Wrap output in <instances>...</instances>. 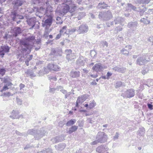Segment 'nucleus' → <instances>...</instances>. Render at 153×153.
I'll return each instance as SVG.
<instances>
[{
    "label": "nucleus",
    "mask_w": 153,
    "mask_h": 153,
    "mask_svg": "<svg viewBox=\"0 0 153 153\" xmlns=\"http://www.w3.org/2000/svg\"><path fill=\"white\" fill-rule=\"evenodd\" d=\"M35 39V37L32 36L26 37L24 40H20V44L21 45L20 51L22 53L24 54L26 53L29 54L30 53L33 48V46L29 43L33 42Z\"/></svg>",
    "instance_id": "1"
},
{
    "label": "nucleus",
    "mask_w": 153,
    "mask_h": 153,
    "mask_svg": "<svg viewBox=\"0 0 153 153\" xmlns=\"http://www.w3.org/2000/svg\"><path fill=\"white\" fill-rule=\"evenodd\" d=\"M46 131L44 130V128L36 131L34 129H30L28 130L27 133L28 134L33 135L34 137L36 140H39L45 135Z\"/></svg>",
    "instance_id": "2"
},
{
    "label": "nucleus",
    "mask_w": 153,
    "mask_h": 153,
    "mask_svg": "<svg viewBox=\"0 0 153 153\" xmlns=\"http://www.w3.org/2000/svg\"><path fill=\"white\" fill-rule=\"evenodd\" d=\"M153 53H152L150 54V53H145L143 56L138 57L136 61V64L139 65H144L147 61H149V56H152Z\"/></svg>",
    "instance_id": "3"
},
{
    "label": "nucleus",
    "mask_w": 153,
    "mask_h": 153,
    "mask_svg": "<svg viewBox=\"0 0 153 153\" xmlns=\"http://www.w3.org/2000/svg\"><path fill=\"white\" fill-rule=\"evenodd\" d=\"M99 18L104 21H107L112 18V15L110 10L100 12L98 15Z\"/></svg>",
    "instance_id": "4"
},
{
    "label": "nucleus",
    "mask_w": 153,
    "mask_h": 153,
    "mask_svg": "<svg viewBox=\"0 0 153 153\" xmlns=\"http://www.w3.org/2000/svg\"><path fill=\"white\" fill-rule=\"evenodd\" d=\"M97 139H98L99 142L103 143L106 142L108 137L105 133L103 132H98L96 137Z\"/></svg>",
    "instance_id": "5"
},
{
    "label": "nucleus",
    "mask_w": 153,
    "mask_h": 153,
    "mask_svg": "<svg viewBox=\"0 0 153 153\" xmlns=\"http://www.w3.org/2000/svg\"><path fill=\"white\" fill-rule=\"evenodd\" d=\"M63 2L65 4L69 5L70 8H71L70 12L72 13L74 12L76 9V6L75 2L72 0H63Z\"/></svg>",
    "instance_id": "6"
},
{
    "label": "nucleus",
    "mask_w": 153,
    "mask_h": 153,
    "mask_svg": "<svg viewBox=\"0 0 153 153\" xmlns=\"http://www.w3.org/2000/svg\"><path fill=\"white\" fill-rule=\"evenodd\" d=\"M10 47L7 45L1 46L0 48V56L3 58L5 53H7L10 52Z\"/></svg>",
    "instance_id": "7"
},
{
    "label": "nucleus",
    "mask_w": 153,
    "mask_h": 153,
    "mask_svg": "<svg viewBox=\"0 0 153 153\" xmlns=\"http://www.w3.org/2000/svg\"><path fill=\"white\" fill-rule=\"evenodd\" d=\"M88 30V27L86 24L82 25L76 29L77 31L79 34L86 33Z\"/></svg>",
    "instance_id": "8"
},
{
    "label": "nucleus",
    "mask_w": 153,
    "mask_h": 153,
    "mask_svg": "<svg viewBox=\"0 0 153 153\" xmlns=\"http://www.w3.org/2000/svg\"><path fill=\"white\" fill-rule=\"evenodd\" d=\"M19 13L18 10L13 8L9 14V17L10 19H11V20L13 21H16L17 16H18Z\"/></svg>",
    "instance_id": "9"
},
{
    "label": "nucleus",
    "mask_w": 153,
    "mask_h": 153,
    "mask_svg": "<svg viewBox=\"0 0 153 153\" xmlns=\"http://www.w3.org/2000/svg\"><path fill=\"white\" fill-rule=\"evenodd\" d=\"M47 68L50 71H58L60 69V67L54 63H49L47 66Z\"/></svg>",
    "instance_id": "10"
},
{
    "label": "nucleus",
    "mask_w": 153,
    "mask_h": 153,
    "mask_svg": "<svg viewBox=\"0 0 153 153\" xmlns=\"http://www.w3.org/2000/svg\"><path fill=\"white\" fill-rule=\"evenodd\" d=\"M65 54L66 55V59L69 62L75 58L74 53H72V51L70 50H67L65 51Z\"/></svg>",
    "instance_id": "11"
},
{
    "label": "nucleus",
    "mask_w": 153,
    "mask_h": 153,
    "mask_svg": "<svg viewBox=\"0 0 153 153\" xmlns=\"http://www.w3.org/2000/svg\"><path fill=\"white\" fill-rule=\"evenodd\" d=\"M53 17L52 16H50L48 17L47 19L42 23V26L43 27H49L51 25L53 22Z\"/></svg>",
    "instance_id": "12"
},
{
    "label": "nucleus",
    "mask_w": 153,
    "mask_h": 153,
    "mask_svg": "<svg viewBox=\"0 0 153 153\" xmlns=\"http://www.w3.org/2000/svg\"><path fill=\"white\" fill-rule=\"evenodd\" d=\"M138 25L137 22L134 21L128 22L127 26L128 28H130L133 31H135Z\"/></svg>",
    "instance_id": "13"
},
{
    "label": "nucleus",
    "mask_w": 153,
    "mask_h": 153,
    "mask_svg": "<svg viewBox=\"0 0 153 153\" xmlns=\"http://www.w3.org/2000/svg\"><path fill=\"white\" fill-rule=\"evenodd\" d=\"M24 3L23 1L21 0H15L13 2V8L18 10L19 7L22 6Z\"/></svg>",
    "instance_id": "14"
},
{
    "label": "nucleus",
    "mask_w": 153,
    "mask_h": 153,
    "mask_svg": "<svg viewBox=\"0 0 153 153\" xmlns=\"http://www.w3.org/2000/svg\"><path fill=\"white\" fill-rule=\"evenodd\" d=\"M132 48V46L130 45H126L125 48L120 50V53L125 56H128L129 54V51Z\"/></svg>",
    "instance_id": "15"
},
{
    "label": "nucleus",
    "mask_w": 153,
    "mask_h": 153,
    "mask_svg": "<svg viewBox=\"0 0 153 153\" xmlns=\"http://www.w3.org/2000/svg\"><path fill=\"white\" fill-rule=\"evenodd\" d=\"M103 69V67L100 63H99L95 64L92 67V70L97 72L102 71Z\"/></svg>",
    "instance_id": "16"
},
{
    "label": "nucleus",
    "mask_w": 153,
    "mask_h": 153,
    "mask_svg": "<svg viewBox=\"0 0 153 153\" xmlns=\"http://www.w3.org/2000/svg\"><path fill=\"white\" fill-rule=\"evenodd\" d=\"M124 94L125 96L127 98L132 97L135 95V90L133 89H128L125 92Z\"/></svg>",
    "instance_id": "17"
},
{
    "label": "nucleus",
    "mask_w": 153,
    "mask_h": 153,
    "mask_svg": "<svg viewBox=\"0 0 153 153\" xmlns=\"http://www.w3.org/2000/svg\"><path fill=\"white\" fill-rule=\"evenodd\" d=\"M27 22L29 26L31 27L30 29H32L34 27L36 21L35 19L32 18L27 19Z\"/></svg>",
    "instance_id": "18"
},
{
    "label": "nucleus",
    "mask_w": 153,
    "mask_h": 153,
    "mask_svg": "<svg viewBox=\"0 0 153 153\" xmlns=\"http://www.w3.org/2000/svg\"><path fill=\"white\" fill-rule=\"evenodd\" d=\"M70 7L69 5L65 4L64 3L62 7V9L60 11L62 12L61 14L62 15H64L68 11L70 12Z\"/></svg>",
    "instance_id": "19"
},
{
    "label": "nucleus",
    "mask_w": 153,
    "mask_h": 153,
    "mask_svg": "<svg viewBox=\"0 0 153 153\" xmlns=\"http://www.w3.org/2000/svg\"><path fill=\"white\" fill-rule=\"evenodd\" d=\"M125 19L124 18L121 17H115L114 21V24H120L122 25H124L123 22L125 21Z\"/></svg>",
    "instance_id": "20"
},
{
    "label": "nucleus",
    "mask_w": 153,
    "mask_h": 153,
    "mask_svg": "<svg viewBox=\"0 0 153 153\" xmlns=\"http://www.w3.org/2000/svg\"><path fill=\"white\" fill-rule=\"evenodd\" d=\"M20 112L19 110H13L11 113V115L10 116V117L13 119L18 118V115Z\"/></svg>",
    "instance_id": "21"
},
{
    "label": "nucleus",
    "mask_w": 153,
    "mask_h": 153,
    "mask_svg": "<svg viewBox=\"0 0 153 153\" xmlns=\"http://www.w3.org/2000/svg\"><path fill=\"white\" fill-rule=\"evenodd\" d=\"M112 70L115 71L123 73L126 71V68L122 67L116 66L113 68Z\"/></svg>",
    "instance_id": "22"
},
{
    "label": "nucleus",
    "mask_w": 153,
    "mask_h": 153,
    "mask_svg": "<svg viewBox=\"0 0 153 153\" xmlns=\"http://www.w3.org/2000/svg\"><path fill=\"white\" fill-rule=\"evenodd\" d=\"M13 35L15 36H16L19 34L21 33L22 32V30L21 28L19 27H16L14 28L13 30Z\"/></svg>",
    "instance_id": "23"
},
{
    "label": "nucleus",
    "mask_w": 153,
    "mask_h": 153,
    "mask_svg": "<svg viewBox=\"0 0 153 153\" xmlns=\"http://www.w3.org/2000/svg\"><path fill=\"white\" fill-rule=\"evenodd\" d=\"M70 75L72 78H77L79 76L80 73L78 71L73 70L71 71Z\"/></svg>",
    "instance_id": "24"
},
{
    "label": "nucleus",
    "mask_w": 153,
    "mask_h": 153,
    "mask_svg": "<svg viewBox=\"0 0 153 153\" xmlns=\"http://www.w3.org/2000/svg\"><path fill=\"white\" fill-rule=\"evenodd\" d=\"M85 60L82 57H79L76 61V64L79 66H82L84 65Z\"/></svg>",
    "instance_id": "25"
},
{
    "label": "nucleus",
    "mask_w": 153,
    "mask_h": 153,
    "mask_svg": "<svg viewBox=\"0 0 153 153\" xmlns=\"http://www.w3.org/2000/svg\"><path fill=\"white\" fill-rule=\"evenodd\" d=\"M100 47L103 50H107L108 46V43L105 41H101L100 42Z\"/></svg>",
    "instance_id": "26"
},
{
    "label": "nucleus",
    "mask_w": 153,
    "mask_h": 153,
    "mask_svg": "<svg viewBox=\"0 0 153 153\" xmlns=\"http://www.w3.org/2000/svg\"><path fill=\"white\" fill-rule=\"evenodd\" d=\"M108 7V4L105 2H101L98 4L97 7L98 9H105Z\"/></svg>",
    "instance_id": "27"
},
{
    "label": "nucleus",
    "mask_w": 153,
    "mask_h": 153,
    "mask_svg": "<svg viewBox=\"0 0 153 153\" xmlns=\"http://www.w3.org/2000/svg\"><path fill=\"white\" fill-rule=\"evenodd\" d=\"M150 1V0H134L135 3L136 4H148Z\"/></svg>",
    "instance_id": "28"
},
{
    "label": "nucleus",
    "mask_w": 153,
    "mask_h": 153,
    "mask_svg": "<svg viewBox=\"0 0 153 153\" xmlns=\"http://www.w3.org/2000/svg\"><path fill=\"white\" fill-rule=\"evenodd\" d=\"M33 57L32 55H29L26 56L25 59V63L27 66H28L29 65V62L31 60Z\"/></svg>",
    "instance_id": "29"
},
{
    "label": "nucleus",
    "mask_w": 153,
    "mask_h": 153,
    "mask_svg": "<svg viewBox=\"0 0 153 153\" xmlns=\"http://www.w3.org/2000/svg\"><path fill=\"white\" fill-rule=\"evenodd\" d=\"M78 128V126H72L69 128V130L68 132L69 134H71L76 131Z\"/></svg>",
    "instance_id": "30"
},
{
    "label": "nucleus",
    "mask_w": 153,
    "mask_h": 153,
    "mask_svg": "<svg viewBox=\"0 0 153 153\" xmlns=\"http://www.w3.org/2000/svg\"><path fill=\"white\" fill-rule=\"evenodd\" d=\"M76 122V120L75 119H71L67 122L66 125L67 126H69L74 124Z\"/></svg>",
    "instance_id": "31"
},
{
    "label": "nucleus",
    "mask_w": 153,
    "mask_h": 153,
    "mask_svg": "<svg viewBox=\"0 0 153 153\" xmlns=\"http://www.w3.org/2000/svg\"><path fill=\"white\" fill-rule=\"evenodd\" d=\"M140 21L141 22L145 24H149L150 23V21L148 19V17H146V18H143L141 19Z\"/></svg>",
    "instance_id": "32"
},
{
    "label": "nucleus",
    "mask_w": 153,
    "mask_h": 153,
    "mask_svg": "<svg viewBox=\"0 0 153 153\" xmlns=\"http://www.w3.org/2000/svg\"><path fill=\"white\" fill-rule=\"evenodd\" d=\"M137 133L139 136H143L145 133V129L143 127L140 128L137 131Z\"/></svg>",
    "instance_id": "33"
},
{
    "label": "nucleus",
    "mask_w": 153,
    "mask_h": 153,
    "mask_svg": "<svg viewBox=\"0 0 153 153\" xmlns=\"http://www.w3.org/2000/svg\"><path fill=\"white\" fill-rule=\"evenodd\" d=\"M57 142H61L63 141L65 139V136L63 134H62L60 136L56 137Z\"/></svg>",
    "instance_id": "34"
},
{
    "label": "nucleus",
    "mask_w": 153,
    "mask_h": 153,
    "mask_svg": "<svg viewBox=\"0 0 153 153\" xmlns=\"http://www.w3.org/2000/svg\"><path fill=\"white\" fill-rule=\"evenodd\" d=\"M49 27H45V30L43 36L45 38L48 37L50 30H49Z\"/></svg>",
    "instance_id": "35"
},
{
    "label": "nucleus",
    "mask_w": 153,
    "mask_h": 153,
    "mask_svg": "<svg viewBox=\"0 0 153 153\" xmlns=\"http://www.w3.org/2000/svg\"><path fill=\"white\" fill-rule=\"evenodd\" d=\"M149 71V69L146 66H145L143 68L142 74L144 75L147 73Z\"/></svg>",
    "instance_id": "36"
},
{
    "label": "nucleus",
    "mask_w": 153,
    "mask_h": 153,
    "mask_svg": "<svg viewBox=\"0 0 153 153\" xmlns=\"http://www.w3.org/2000/svg\"><path fill=\"white\" fill-rule=\"evenodd\" d=\"M66 145L64 143H60L58 145V147L59 150H62L65 149Z\"/></svg>",
    "instance_id": "37"
},
{
    "label": "nucleus",
    "mask_w": 153,
    "mask_h": 153,
    "mask_svg": "<svg viewBox=\"0 0 153 153\" xmlns=\"http://www.w3.org/2000/svg\"><path fill=\"white\" fill-rule=\"evenodd\" d=\"M127 6L128 7L130 8L131 9L133 10L136 11L137 9V7L131 4L128 3Z\"/></svg>",
    "instance_id": "38"
},
{
    "label": "nucleus",
    "mask_w": 153,
    "mask_h": 153,
    "mask_svg": "<svg viewBox=\"0 0 153 153\" xmlns=\"http://www.w3.org/2000/svg\"><path fill=\"white\" fill-rule=\"evenodd\" d=\"M96 105V103L94 100L90 103L89 105L88 108L90 109H91L94 107Z\"/></svg>",
    "instance_id": "39"
},
{
    "label": "nucleus",
    "mask_w": 153,
    "mask_h": 153,
    "mask_svg": "<svg viewBox=\"0 0 153 153\" xmlns=\"http://www.w3.org/2000/svg\"><path fill=\"white\" fill-rule=\"evenodd\" d=\"M89 96L87 94H84L80 97L82 101H84Z\"/></svg>",
    "instance_id": "40"
},
{
    "label": "nucleus",
    "mask_w": 153,
    "mask_h": 153,
    "mask_svg": "<svg viewBox=\"0 0 153 153\" xmlns=\"http://www.w3.org/2000/svg\"><path fill=\"white\" fill-rule=\"evenodd\" d=\"M44 0H33V3L34 4H39L42 2Z\"/></svg>",
    "instance_id": "41"
},
{
    "label": "nucleus",
    "mask_w": 153,
    "mask_h": 153,
    "mask_svg": "<svg viewBox=\"0 0 153 153\" xmlns=\"http://www.w3.org/2000/svg\"><path fill=\"white\" fill-rule=\"evenodd\" d=\"M4 68H0V75L1 76H4L6 72Z\"/></svg>",
    "instance_id": "42"
},
{
    "label": "nucleus",
    "mask_w": 153,
    "mask_h": 153,
    "mask_svg": "<svg viewBox=\"0 0 153 153\" xmlns=\"http://www.w3.org/2000/svg\"><path fill=\"white\" fill-rule=\"evenodd\" d=\"M4 82L5 83V84L8 87L11 86L13 85V84L11 82L8 81L6 79H5Z\"/></svg>",
    "instance_id": "43"
},
{
    "label": "nucleus",
    "mask_w": 153,
    "mask_h": 153,
    "mask_svg": "<svg viewBox=\"0 0 153 153\" xmlns=\"http://www.w3.org/2000/svg\"><path fill=\"white\" fill-rule=\"evenodd\" d=\"M13 94H12L10 92H4L3 94V95L6 97H9L11 95L13 96Z\"/></svg>",
    "instance_id": "44"
},
{
    "label": "nucleus",
    "mask_w": 153,
    "mask_h": 153,
    "mask_svg": "<svg viewBox=\"0 0 153 153\" xmlns=\"http://www.w3.org/2000/svg\"><path fill=\"white\" fill-rule=\"evenodd\" d=\"M114 21L112 22H108L106 23V25L108 27H110L111 26L114 25Z\"/></svg>",
    "instance_id": "45"
},
{
    "label": "nucleus",
    "mask_w": 153,
    "mask_h": 153,
    "mask_svg": "<svg viewBox=\"0 0 153 153\" xmlns=\"http://www.w3.org/2000/svg\"><path fill=\"white\" fill-rule=\"evenodd\" d=\"M122 85V82L121 81H118L116 84L115 87L117 88L120 87Z\"/></svg>",
    "instance_id": "46"
},
{
    "label": "nucleus",
    "mask_w": 153,
    "mask_h": 153,
    "mask_svg": "<svg viewBox=\"0 0 153 153\" xmlns=\"http://www.w3.org/2000/svg\"><path fill=\"white\" fill-rule=\"evenodd\" d=\"M123 29V28L122 26H119L115 28V30L116 31L117 33H118L120 31L122 30Z\"/></svg>",
    "instance_id": "47"
},
{
    "label": "nucleus",
    "mask_w": 153,
    "mask_h": 153,
    "mask_svg": "<svg viewBox=\"0 0 153 153\" xmlns=\"http://www.w3.org/2000/svg\"><path fill=\"white\" fill-rule=\"evenodd\" d=\"M66 28L67 26H64L63 27L62 29L60 30V33H62L63 32H64L65 33H66Z\"/></svg>",
    "instance_id": "48"
},
{
    "label": "nucleus",
    "mask_w": 153,
    "mask_h": 153,
    "mask_svg": "<svg viewBox=\"0 0 153 153\" xmlns=\"http://www.w3.org/2000/svg\"><path fill=\"white\" fill-rule=\"evenodd\" d=\"M145 11V10L143 8L142 9H140L138 10V11L139 12V14L140 16L143 15Z\"/></svg>",
    "instance_id": "49"
},
{
    "label": "nucleus",
    "mask_w": 153,
    "mask_h": 153,
    "mask_svg": "<svg viewBox=\"0 0 153 153\" xmlns=\"http://www.w3.org/2000/svg\"><path fill=\"white\" fill-rule=\"evenodd\" d=\"M46 11V9L42 7H40L39 9V12H42L43 11L45 13Z\"/></svg>",
    "instance_id": "50"
},
{
    "label": "nucleus",
    "mask_w": 153,
    "mask_h": 153,
    "mask_svg": "<svg viewBox=\"0 0 153 153\" xmlns=\"http://www.w3.org/2000/svg\"><path fill=\"white\" fill-rule=\"evenodd\" d=\"M44 153H52V150L51 149L48 148L45 149V150H44Z\"/></svg>",
    "instance_id": "51"
},
{
    "label": "nucleus",
    "mask_w": 153,
    "mask_h": 153,
    "mask_svg": "<svg viewBox=\"0 0 153 153\" xmlns=\"http://www.w3.org/2000/svg\"><path fill=\"white\" fill-rule=\"evenodd\" d=\"M9 88H8V86L6 85H4V86L3 87L1 91V92H3V91H6Z\"/></svg>",
    "instance_id": "52"
},
{
    "label": "nucleus",
    "mask_w": 153,
    "mask_h": 153,
    "mask_svg": "<svg viewBox=\"0 0 153 153\" xmlns=\"http://www.w3.org/2000/svg\"><path fill=\"white\" fill-rule=\"evenodd\" d=\"M26 73L30 75L31 76H34V74H33L32 71L30 70H27L26 72Z\"/></svg>",
    "instance_id": "53"
},
{
    "label": "nucleus",
    "mask_w": 153,
    "mask_h": 153,
    "mask_svg": "<svg viewBox=\"0 0 153 153\" xmlns=\"http://www.w3.org/2000/svg\"><path fill=\"white\" fill-rule=\"evenodd\" d=\"M85 15V13L84 12H80L79 13V17H80L81 18L83 17Z\"/></svg>",
    "instance_id": "54"
},
{
    "label": "nucleus",
    "mask_w": 153,
    "mask_h": 153,
    "mask_svg": "<svg viewBox=\"0 0 153 153\" xmlns=\"http://www.w3.org/2000/svg\"><path fill=\"white\" fill-rule=\"evenodd\" d=\"M102 147L101 146H99L96 149V151L99 153L101 152L102 150H101Z\"/></svg>",
    "instance_id": "55"
},
{
    "label": "nucleus",
    "mask_w": 153,
    "mask_h": 153,
    "mask_svg": "<svg viewBox=\"0 0 153 153\" xmlns=\"http://www.w3.org/2000/svg\"><path fill=\"white\" fill-rule=\"evenodd\" d=\"M63 89V87L62 86H58L55 87V89L56 90L59 91V90H60V91L61 89Z\"/></svg>",
    "instance_id": "56"
},
{
    "label": "nucleus",
    "mask_w": 153,
    "mask_h": 153,
    "mask_svg": "<svg viewBox=\"0 0 153 153\" xmlns=\"http://www.w3.org/2000/svg\"><path fill=\"white\" fill-rule=\"evenodd\" d=\"M147 106L149 108L150 110H152L153 109V105H152L148 103L147 104Z\"/></svg>",
    "instance_id": "57"
},
{
    "label": "nucleus",
    "mask_w": 153,
    "mask_h": 153,
    "mask_svg": "<svg viewBox=\"0 0 153 153\" xmlns=\"http://www.w3.org/2000/svg\"><path fill=\"white\" fill-rule=\"evenodd\" d=\"M17 103L18 105H21L22 104V101L21 99L19 98H16Z\"/></svg>",
    "instance_id": "58"
},
{
    "label": "nucleus",
    "mask_w": 153,
    "mask_h": 153,
    "mask_svg": "<svg viewBox=\"0 0 153 153\" xmlns=\"http://www.w3.org/2000/svg\"><path fill=\"white\" fill-rule=\"evenodd\" d=\"M151 81V80H149L148 82H150L151 83L149 84L147 83V84H146V85H147L149 87H150L151 86H153V83Z\"/></svg>",
    "instance_id": "59"
},
{
    "label": "nucleus",
    "mask_w": 153,
    "mask_h": 153,
    "mask_svg": "<svg viewBox=\"0 0 153 153\" xmlns=\"http://www.w3.org/2000/svg\"><path fill=\"white\" fill-rule=\"evenodd\" d=\"M69 30V33H70V34H72V33L75 32V31L76 30V29H75V28H72L71 29V30Z\"/></svg>",
    "instance_id": "60"
},
{
    "label": "nucleus",
    "mask_w": 153,
    "mask_h": 153,
    "mask_svg": "<svg viewBox=\"0 0 153 153\" xmlns=\"http://www.w3.org/2000/svg\"><path fill=\"white\" fill-rule=\"evenodd\" d=\"M33 10L34 12H39V8L36 6H34Z\"/></svg>",
    "instance_id": "61"
},
{
    "label": "nucleus",
    "mask_w": 153,
    "mask_h": 153,
    "mask_svg": "<svg viewBox=\"0 0 153 153\" xmlns=\"http://www.w3.org/2000/svg\"><path fill=\"white\" fill-rule=\"evenodd\" d=\"M119 134L118 132H116L115 135L114 137V140L117 139L119 137Z\"/></svg>",
    "instance_id": "62"
},
{
    "label": "nucleus",
    "mask_w": 153,
    "mask_h": 153,
    "mask_svg": "<svg viewBox=\"0 0 153 153\" xmlns=\"http://www.w3.org/2000/svg\"><path fill=\"white\" fill-rule=\"evenodd\" d=\"M99 143V142L98 140V139H97V140H95L93 142H91V144L92 145H95Z\"/></svg>",
    "instance_id": "63"
},
{
    "label": "nucleus",
    "mask_w": 153,
    "mask_h": 153,
    "mask_svg": "<svg viewBox=\"0 0 153 153\" xmlns=\"http://www.w3.org/2000/svg\"><path fill=\"white\" fill-rule=\"evenodd\" d=\"M88 122L90 123H92L94 121L92 120V118H89L87 120Z\"/></svg>",
    "instance_id": "64"
}]
</instances>
